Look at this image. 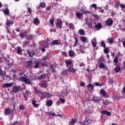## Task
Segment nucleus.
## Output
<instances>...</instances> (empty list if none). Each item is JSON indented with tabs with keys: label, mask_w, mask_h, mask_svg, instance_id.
<instances>
[{
	"label": "nucleus",
	"mask_w": 125,
	"mask_h": 125,
	"mask_svg": "<svg viewBox=\"0 0 125 125\" xmlns=\"http://www.w3.org/2000/svg\"><path fill=\"white\" fill-rule=\"evenodd\" d=\"M111 103L109 102V101L106 100V101L104 103V106H106V105H108V104H110Z\"/></svg>",
	"instance_id": "6e6d98bb"
},
{
	"label": "nucleus",
	"mask_w": 125,
	"mask_h": 125,
	"mask_svg": "<svg viewBox=\"0 0 125 125\" xmlns=\"http://www.w3.org/2000/svg\"><path fill=\"white\" fill-rule=\"evenodd\" d=\"M105 67V64L103 62L100 63L99 68L100 69L104 68Z\"/></svg>",
	"instance_id": "3c124183"
},
{
	"label": "nucleus",
	"mask_w": 125,
	"mask_h": 125,
	"mask_svg": "<svg viewBox=\"0 0 125 125\" xmlns=\"http://www.w3.org/2000/svg\"><path fill=\"white\" fill-rule=\"evenodd\" d=\"M22 95L24 98L25 101H28V97H29V95H31V92L27 90L24 93H23Z\"/></svg>",
	"instance_id": "20e7f679"
},
{
	"label": "nucleus",
	"mask_w": 125,
	"mask_h": 125,
	"mask_svg": "<svg viewBox=\"0 0 125 125\" xmlns=\"http://www.w3.org/2000/svg\"><path fill=\"white\" fill-rule=\"evenodd\" d=\"M34 68V69H38V68H40V63L36 62Z\"/></svg>",
	"instance_id": "5fc2aeb1"
},
{
	"label": "nucleus",
	"mask_w": 125,
	"mask_h": 125,
	"mask_svg": "<svg viewBox=\"0 0 125 125\" xmlns=\"http://www.w3.org/2000/svg\"><path fill=\"white\" fill-rule=\"evenodd\" d=\"M53 44L54 45H58L59 44V42H58V40H54L52 42Z\"/></svg>",
	"instance_id": "a19ab883"
},
{
	"label": "nucleus",
	"mask_w": 125,
	"mask_h": 125,
	"mask_svg": "<svg viewBox=\"0 0 125 125\" xmlns=\"http://www.w3.org/2000/svg\"><path fill=\"white\" fill-rule=\"evenodd\" d=\"M67 71L70 73H76V71H77V69H74L72 67H69Z\"/></svg>",
	"instance_id": "aec40b11"
},
{
	"label": "nucleus",
	"mask_w": 125,
	"mask_h": 125,
	"mask_svg": "<svg viewBox=\"0 0 125 125\" xmlns=\"http://www.w3.org/2000/svg\"><path fill=\"white\" fill-rule=\"evenodd\" d=\"M45 78H46V74H45V73H44L43 74H42L41 75H40L38 79L39 81H41V80H42V79H45Z\"/></svg>",
	"instance_id": "5701e85b"
},
{
	"label": "nucleus",
	"mask_w": 125,
	"mask_h": 125,
	"mask_svg": "<svg viewBox=\"0 0 125 125\" xmlns=\"http://www.w3.org/2000/svg\"><path fill=\"white\" fill-rule=\"evenodd\" d=\"M51 10V6H48L46 8V11H50Z\"/></svg>",
	"instance_id": "338daca9"
},
{
	"label": "nucleus",
	"mask_w": 125,
	"mask_h": 125,
	"mask_svg": "<svg viewBox=\"0 0 125 125\" xmlns=\"http://www.w3.org/2000/svg\"><path fill=\"white\" fill-rule=\"evenodd\" d=\"M114 99H115V100H119V99L120 98V96L117 95H115L114 96Z\"/></svg>",
	"instance_id": "69168bd1"
},
{
	"label": "nucleus",
	"mask_w": 125,
	"mask_h": 125,
	"mask_svg": "<svg viewBox=\"0 0 125 125\" xmlns=\"http://www.w3.org/2000/svg\"><path fill=\"white\" fill-rule=\"evenodd\" d=\"M39 97L42 100L44 98H49L51 97V94L47 92H41V93L39 95Z\"/></svg>",
	"instance_id": "f257e3e1"
},
{
	"label": "nucleus",
	"mask_w": 125,
	"mask_h": 125,
	"mask_svg": "<svg viewBox=\"0 0 125 125\" xmlns=\"http://www.w3.org/2000/svg\"><path fill=\"white\" fill-rule=\"evenodd\" d=\"M26 67H30V68H31V67H32V65H33V62H32V61H29L26 62Z\"/></svg>",
	"instance_id": "393cba45"
},
{
	"label": "nucleus",
	"mask_w": 125,
	"mask_h": 125,
	"mask_svg": "<svg viewBox=\"0 0 125 125\" xmlns=\"http://www.w3.org/2000/svg\"><path fill=\"white\" fill-rule=\"evenodd\" d=\"M78 34L80 36H85V31L83 29H81L78 31Z\"/></svg>",
	"instance_id": "f3484780"
},
{
	"label": "nucleus",
	"mask_w": 125,
	"mask_h": 125,
	"mask_svg": "<svg viewBox=\"0 0 125 125\" xmlns=\"http://www.w3.org/2000/svg\"><path fill=\"white\" fill-rule=\"evenodd\" d=\"M13 24V21H9L8 20H7V22L6 23V25L8 26V27H10L9 25H12Z\"/></svg>",
	"instance_id": "ea45409f"
},
{
	"label": "nucleus",
	"mask_w": 125,
	"mask_h": 125,
	"mask_svg": "<svg viewBox=\"0 0 125 125\" xmlns=\"http://www.w3.org/2000/svg\"><path fill=\"white\" fill-rule=\"evenodd\" d=\"M74 39H75V42L73 45V47L77 46V45L78 44V42H79V40H78V38H77V37H74Z\"/></svg>",
	"instance_id": "72a5a7b5"
},
{
	"label": "nucleus",
	"mask_w": 125,
	"mask_h": 125,
	"mask_svg": "<svg viewBox=\"0 0 125 125\" xmlns=\"http://www.w3.org/2000/svg\"><path fill=\"white\" fill-rule=\"evenodd\" d=\"M91 7H93V8H95V9H97V4H92L91 5Z\"/></svg>",
	"instance_id": "052dcab7"
},
{
	"label": "nucleus",
	"mask_w": 125,
	"mask_h": 125,
	"mask_svg": "<svg viewBox=\"0 0 125 125\" xmlns=\"http://www.w3.org/2000/svg\"><path fill=\"white\" fill-rule=\"evenodd\" d=\"M34 93L37 95H40L41 93H42V90L38 89L37 87H34Z\"/></svg>",
	"instance_id": "f8f14e48"
},
{
	"label": "nucleus",
	"mask_w": 125,
	"mask_h": 125,
	"mask_svg": "<svg viewBox=\"0 0 125 125\" xmlns=\"http://www.w3.org/2000/svg\"><path fill=\"white\" fill-rule=\"evenodd\" d=\"M34 24L38 26L40 24V20L38 18H36L34 19Z\"/></svg>",
	"instance_id": "b1692460"
},
{
	"label": "nucleus",
	"mask_w": 125,
	"mask_h": 125,
	"mask_svg": "<svg viewBox=\"0 0 125 125\" xmlns=\"http://www.w3.org/2000/svg\"><path fill=\"white\" fill-rule=\"evenodd\" d=\"M52 104H53V102H52V100H49L46 101V105L48 107L51 106L52 105Z\"/></svg>",
	"instance_id": "2eb2a0df"
},
{
	"label": "nucleus",
	"mask_w": 125,
	"mask_h": 125,
	"mask_svg": "<svg viewBox=\"0 0 125 125\" xmlns=\"http://www.w3.org/2000/svg\"><path fill=\"white\" fill-rule=\"evenodd\" d=\"M120 7L122 9L125 8V5L124 4V3H121V4H120Z\"/></svg>",
	"instance_id": "774afa93"
},
{
	"label": "nucleus",
	"mask_w": 125,
	"mask_h": 125,
	"mask_svg": "<svg viewBox=\"0 0 125 125\" xmlns=\"http://www.w3.org/2000/svg\"><path fill=\"white\" fill-rule=\"evenodd\" d=\"M4 60L7 63L8 62V66H12L13 65V62H10L9 61L6 60V58L4 57H3Z\"/></svg>",
	"instance_id": "2f4dec72"
},
{
	"label": "nucleus",
	"mask_w": 125,
	"mask_h": 125,
	"mask_svg": "<svg viewBox=\"0 0 125 125\" xmlns=\"http://www.w3.org/2000/svg\"><path fill=\"white\" fill-rule=\"evenodd\" d=\"M49 58V53H47L46 55L42 58V60H43V61H46V60H48Z\"/></svg>",
	"instance_id": "4be33fe9"
},
{
	"label": "nucleus",
	"mask_w": 125,
	"mask_h": 125,
	"mask_svg": "<svg viewBox=\"0 0 125 125\" xmlns=\"http://www.w3.org/2000/svg\"><path fill=\"white\" fill-rule=\"evenodd\" d=\"M32 105H34V106L35 108H38V106H39V104H36V101H35V100L32 101Z\"/></svg>",
	"instance_id": "79ce46f5"
},
{
	"label": "nucleus",
	"mask_w": 125,
	"mask_h": 125,
	"mask_svg": "<svg viewBox=\"0 0 125 125\" xmlns=\"http://www.w3.org/2000/svg\"><path fill=\"white\" fill-rule=\"evenodd\" d=\"M21 80L22 82L25 83L26 84H31V81L28 79V76H26L25 77H21Z\"/></svg>",
	"instance_id": "f03ea898"
},
{
	"label": "nucleus",
	"mask_w": 125,
	"mask_h": 125,
	"mask_svg": "<svg viewBox=\"0 0 125 125\" xmlns=\"http://www.w3.org/2000/svg\"><path fill=\"white\" fill-rule=\"evenodd\" d=\"M113 20L111 18H108L107 19L106 24L107 26H112L113 25Z\"/></svg>",
	"instance_id": "6e6552de"
},
{
	"label": "nucleus",
	"mask_w": 125,
	"mask_h": 125,
	"mask_svg": "<svg viewBox=\"0 0 125 125\" xmlns=\"http://www.w3.org/2000/svg\"><path fill=\"white\" fill-rule=\"evenodd\" d=\"M59 100H60V101L62 104H64V103H65V99H63L62 98H60Z\"/></svg>",
	"instance_id": "bf43d9fd"
},
{
	"label": "nucleus",
	"mask_w": 125,
	"mask_h": 125,
	"mask_svg": "<svg viewBox=\"0 0 125 125\" xmlns=\"http://www.w3.org/2000/svg\"><path fill=\"white\" fill-rule=\"evenodd\" d=\"M87 86V87H90L91 89H92V90H93V89H94V85H93V84L91 83H89Z\"/></svg>",
	"instance_id": "37998d69"
},
{
	"label": "nucleus",
	"mask_w": 125,
	"mask_h": 125,
	"mask_svg": "<svg viewBox=\"0 0 125 125\" xmlns=\"http://www.w3.org/2000/svg\"><path fill=\"white\" fill-rule=\"evenodd\" d=\"M121 6V3H120V1L116 2L115 6L116 8H119V6Z\"/></svg>",
	"instance_id": "603ef678"
},
{
	"label": "nucleus",
	"mask_w": 125,
	"mask_h": 125,
	"mask_svg": "<svg viewBox=\"0 0 125 125\" xmlns=\"http://www.w3.org/2000/svg\"><path fill=\"white\" fill-rule=\"evenodd\" d=\"M68 54L69 55V56L72 57L75 55V52L72 50H69L68 52Z\"/></svg>",
	"instance_id": "c9c22d12"
},
{
	"label": "nucleus",
	"mask_w": 125,
	"mask_h": 125,
	"mask_svg": "<svg viewBox=\"0 0 125 125\" xmlns=\"http://www.w3.org/2000/svg\"><path fill=\"white\" fill-rule=\"evenodd\" d=\"M30 43V42H28V41H24L23 42V47H24V46H26L27 45H28V44H29Z\"/></svg>",
	"instance_id": "49530a36"
},
{
	"label": "nucleus",
	"mask_w": 125,
	"mask_h": 125,
	"mask_svg": "<svg viewBox=\"0 0 125 125\" xmlns=\"http://www.w3.org/2000/svg\"><path fill=\"white\" fill-rule=\"evenodd\" d=\"M104 52L105 54H108V53H109V47H105L104 50Z\"/></svg>",
	"instance_id": "58836bf2"
},
{
	"label": "nucleus",
	"mask_w": 125,
	"mask_h": 125,
	"mask_svg": "<svg viewBox=\"0 0 125 125\" xmlns=\"http://www.w3.org/2000/svg\"><path fill=\"white\" fill-rule=\"evenodd\" d=\"M27 11H28V13L30 14V15H32V9L31 8V7H28L27 8Z\"/></svg>",
	"instance_id": "864d4df0"
},
{
	"label": "nucleus",
	"mask_w": 125,
	"mask_h": 125,
	"mask_svg": "<svg viewBox=\"0 0 125 125\" xmlns=\"http://www.w3.org/2000/svg\"><path fill=\"white\" fill-rule=\"evenodd\" d=\"M4 112V114L5 116H10V115L12 112V111L10 110V108H5Z\"/></svg>",
	"instance_id": "0eeeda50"
},
{
	"label": "nucleus",
	"mask_w": 125,
	"mask_h": 125,
	"mask_svg": "<svg viewBox=\"0 0 125 125\" xmlns=\"http://www.w3.org/2000/svg\"><path fill=\"white\" fill-rule=\"evenodd\" d=\"M94 85H95V86H102V84L97 83V82H96L94 83Z\"/></svg>",
	"instance_id": "e2e57ef3"
},
{
	"label": "nucleus",
	"mask_w": 125,
	"mask_h": 125,
	"mask_svg": "<svg viewBox=\"0 0 125 125\" xmlns=\"http://www.w3.org/2000/svg\"><path fill=\"white\" fill-rule=\"evenodd\" d=\"M27 34H28V32H27V31H25L24 32H21L20 34V37H21V38H24V37H26V36H27Z\"/></svg>",
	"instance_id": "c85d7f7f"
},
{
	"label": "nucleus",
	"mask_w": 125,
	"mask_h": 125,
	"mask_svg": "<svg viewBox=\"0 0 125 125\" xmlns=\"http://www.w3.org/2000/svg\"><path fill=\"white\" fill-rule=\"evenodd\" d=\"M101 114H103V115H107V116H111V112L107 111V110H103L101 111Z\"/></svg>",
	"instance_id": "a211bd4d"
},
{
	"label": "nucleus",
	"mask_w": 125,
	"mask_h": 125,
	"mask_svg": "<svg viewBox=\"0 0 125 125\" xmlns=\"http://www.w3.org/2000/svg\"><path fill=\"white\" fill-rule=\"evenodd\" d=\"M49 22L51 25H52V26H54V20H50Z\"/></svg>",
	"instance_id": "680f3d73"
},
{
	"label": "nucleus",
	"mask_w": 125,
	"mask_h": 125,
	"mask_svg": "<svg viewBox=\"0 0 125 125\" xmlns=\"http://www.w3.org/2000/svg\"><path fill=\"white\" fill-rule=\"evenodd\" d=\"M68 69L66 70H63V71H62L61 72V75L62 76H65L66 75H67V74H68Z\"/></svg>",
	"instance_id": "4c0bfd02"
},
{
	"label": "nucleus",
	"mask_w": 125,
	"mask_h": 125,
	"mask_svg": "<svg viewBox=\"0 0 125 125\" xmlns=\"http://www.w3.org/2000/svg\"><path fill=\"white\" fill-rule=\"evenodd\" d=\"M100 94H102V95L103 96H104V97H105L106 96V95H107V92H106V91H105L104 89H102L100 91Z\"/></svg>",
	"instance_id": "6ab92c4d"
},
{
	"label": "nucleus",
	"mask_w": 125,
	"mask_h": 125,
	"mask_svg": "<svg viewBox=\"0 0 125 125\" xmlns=\"http://www.w3.org/2000/svg\"><path fill=\"white\" fill-rule=\"evenodd\" d=\"M34 39V36L32 35H30L28 37H26L27 41H32Z\"/></svg>",
	"instance_id": "473e14b6"
},
{
	"label": "nucleus",
	"mask_w": 125,
	"mask_h": 125,
	"mask_svg": "<svg viewBox=\"0 0 125 125\" xmlns=\"http://www.w3.org/2000/svg\"><path fill=\"white\" fill-rule=\"evenodd\" d=\"M63 26V21L60 19H58L57 22L56 23V27L59 28V29H62V27Z\"/></svg>",
	"instance_id": "7ed1b4c3"
},
{
	"label": "nucleus",
	"mask_w": 125,
	"mask_h": 125,
	"mask_svg": "<svg viewBox=\"0 0 125 125\" xmlns=\"http://www.w3.org/2000/svg\"><path fill=\"white\" fill-rule=\"evenodd\" d=\"M25 71H24L22 69H20L19 70V76H20L21 77H22L23 76V75H24V74H25Z\"/></svg>",
	"instance_id": "cd10ccee"
},
{
	"label": "nucleus",
	"mask_w": 125,
	"mask_h": 125,
	"mask_svg": "<svg viewBox=\"0 0 125 125\" xmlns=\"http://www.w3.org/2000/svg\"><path fill=\"white\" fill-rule=\"evenodd\" d=\"M95 28H96V29H97L98 30H100V29L102 28V24L100 23H98L95 25Z\"/></svg>",
	"instance_id": "bb28decb"
},
{
	"label": "nucleus",
	"mask_w": 125,
	"mask_h": 125,
	"mask_svg": "<svg viewBox=\"0 0 125 125\" xmlns=\"http://www.w3.org/2000/svg\"><path fill=\"white\" fill-rule=\"evenodd\" d=\"M92 122V121L91 120L86 118L85 120L84 123H83V122L81 123V125H89V124H91Z\"/></svg>",
	"instance_id": "9d476101"
},
{
	"label": "nucleus",
	"mask_w": 125,
	"mask_h": 125,
	"mask_svg": "<svg viewBox=\"0 0 125 125\" xmlns=\"http://www.w3.org/2000/svg\"><path fill=\"white\" fill-rule=\"evenodd\" d=\"M101 44L102 47H104V48L106 47V43H105V42L104 41L101 42Z\"/></svg>",
	"instance_id": "a18cd8bd"
},
{
	"label": "nucleus",
	"mask_w": 125,
	"mask_h": 125,
	"mask_svg": "<svg viewBox=\"0 0 125 125\" xmlns=\"http://www.w3.org/2000/svg\"><path fill=\"white\" fill-rule=\"evenodd\" d=\"M41 86L43 88H46L47 87V83L46 81H43L41 84Z\"/></svg>",
	"instance_id": "a878e982"
},
{
	"label": "nucleus",
	"mask_w": 125,
	"mask_h": 125,
	"mask_svg": "<svg viewBox=\"0 0 125 125\" xmlns=\"http://www.w3.org/2000/svg\"><path fill=\"white\" fill-rule=\"evenodd\" d=\"M69 28L70 30H74V29H75V25H74V23H69Z\"/></svg>",
	"instance_id": "7c9ffc66"
},
{
	"label": "nucleus",
	"mask_w": 125,
	"mask_h": 125,
	"mask_svg": "<svg viewBox=\"0 0 125 125\" xmlns=\"http://www.w3.org/2000/svg\"><path fill=\"white\" fill-rule=\"evenodd\" d=\"M49 69H50V70H51V71L53 73H56V70H55V68H54V67H53V66H52V64H50Z\"/></svg>",
	"instance_id": "e433bc0d"
},
{
	"label": "nucleus",
	"mask_w": 125,
	"mask_h": 125,
	"mask_svg": "<svg viewBox=\"0 0 125 125\" xmlns=\"http://www.w3.org/2000/svg\"><path fill=\"white\" fill-rule=\"evenodd\" d=\"M74 39H75V42L73 45V47L77 46V45L78 44V42H79V40H78V38H77V37H74Z\"/></svg>",
	"instance_id": "f704fd0d"
},
{
	"label": "nucleus",
	"mask_w": 125,
	"mask_h": 125,
	"mask_svg": "<svg viewBox=\"0 0 125 125\" xmlns=\"http://www.w3.org/2000/svg\"><path fill=\"white\" fill-rule=\"evenodd\" d=\"M13 84H14V83H5V84H2V87H11Z\"/></svg>",
	"instance_id": "1a4fd4ad"
},
{
	"label": "nucleus",
	"mask_w": 125,
	"mask_h": 125,
	"mask_svg": "<svg viewBox=\"0 0 125 125\" xmlns=\"http://www.w3.org/2000/svg\"><path fill=\"white\" fill-rule=\"evenodd\" d=\"M114 71L115 73H120V72L121 71V67L117 66L114 68Z\"/></svg>",
	"instance_id": "c756f323"
},
{
	"label": "nucleus",
	"mask_w": 125,
	"mask_h": 125,
	"mask_svg": "<svg viewBox=\"0 0 125 125\" xmlns=\"http://www.w3.org/2000/svg\"><path fill=\"white\" fill-rule=\"evenodd\" d=\"M113 62L114 63H119V60H118V57L116 56L114 60H113Z\"/></svg>",
	"instance_id": "8fccbe9b"
},
{
	"label": "nucleus",
	"mask_w": 125,
	"mask_h": 125,
	"mask_svg": "<svg viewBox=\"0 0 125 125\" xmlns=\"http://www.w3.org/2000/svg\"><path fill=\"white\" fill-rule=\"evenodd\" d=\"M3 12L5 15H7V16H9L10 14V12H9V9L7 7L5 8L4 10H3Z\"/></svg>",
	"instance_id": "4468645a"
},
{
	"label": "nucleus",
	"mask_w": 125,
	"mask_h": 125,
	"mask_svg": "<svg viewBox=\"0 0 125 125\" xmlns=\"http://www.w3.org/2000/svg\"><path fill=\"white\" fill-rule=\"evenodd\" d=\"M46 6V5L45 4V3L44 2H41L39 6L38 7V9H40L41 7H42V8H44Z\"/></svg>",
	"instance_id": "dca6fc26"
},
{
	"label": "nucleus",
	"mask_w": 125,
	"mask_h": 125,
	"mask_svg": "<svg viewBox=\"0 0 125 125\" xmlns=\"http://www.w3.org/2000/svg\"><path fill=\"white\" fill-rule=\"evenodd\" d=\"M91 101H93L95 103H100V99H92Z\"/></svg>",
	"instance_id": "13d9d810"
},
{
	"label": "nucleus",
	"mask_w": 125,
	"mask_h": 125,
	"mask_svg": "<svg viewBox=\"0 0 125 125\" xmlns=\"http://www.w3.org/2000/svg\"><path fill=\"white\" fill-rule=\"evenodd\" d=\"M49 45V44L48 43V42H47V41H45L44 42V47H46V48H47V47H48Z\"/></svg>",
	"instance_id": "de8ad7c7"
},
{
	"label": "nucleus",
	"mask_w": 125,
	"mask_h": 125,
	"mask_svg": "<svg viewBox=\"0 0 125 125\" xmlns=\"http://www.w3.org/2000/svg\"><path fill=\"white\" fill-rule=\"evenodd\" d=\"M64 62L66 64V66L68 67H70L69 66H71V67H73V62L70 60H64Z\"/></svg>",
	"instance_id": "423d86ee"
},
{
	"label": "nucleus",
	"mask_w": 125,
	"mask_h": 125,
	"mask_svg": "<svg viewBox=\"0 0 125 125\" xmlns=\"http://www.w3.org/2000/svg\"><path fill=\"white\" fill-rule=\"evenodd\" d=\"M107 41H109V43H110V44L114 43V39L113 38H111L110 39H108Z\"/></svg>",
	"instance_id": "09e8293b"
},
{
	"label": "nucleus",
	"mask_w": 125,
	"mask_h": 125,
	"mask_svg": "<svg viewBox=\"0 0 125 125\" xmlns=\"http://www.w3.org/2000/svg\"><path fill=\"white\" fill-rule=\"evenodd\" d=\"M76 15L77 18H81V17L83 15V13H78V12H76Z\"/></svg>",
	"instance_id": "c03bdc74"
},
{
	"label": "nucleus",
	"mask_w": 125,
	"mask_h": 125,
	"mask_svg": "<svg viewBox=\"0 0 125 125\" xmlns=\"http://www.w3.org/2000/svg\"><path fill=\"white\" fill-rule=\"evenodd\" d=\"M75 123H76V120L72 119L70 122V125H75Z\"/></svg>",
	"instance_id": "0e129e2a"
},
{
	"label": "nucleus",
	"mask_w": 125,
	"mask_h": 125,
	"mask_svg": "<svg viewBox=\"0 0 125 125\" xmlns=\"http://www.w3.org/2000/svg\"><path fill=\"white\" fill-rule=\"evenodd\" d=\"M91 43L93 47H96V43L94 42H93V40H91Z\"/></svg>",
	"instance_id": "4d7b16f0"
},
{
	"label": "nucleus",
	"mask_w": 125,
	"mask_h": 125,
	"mask_svg": "<svg viewBox=\"0 0 125 125\" xmlns=\"http://www.w3.org/2000/svg\"><path fill=\"white\" fill-rule=\"evenodd\" d=\"M80 40L82 42H84V43H85L86 42H87V38L84 36H81L80 37Z\"/></svg>",
	"instance_id": "412c9836"
},
{
	"label": "nucleus",
	"mask_w": 125,
	"mask_h": 125,
	"mask_svg": "<svg viewBox=\"0 0 125 125\" xmlns=\"http://www.w3.org/2000/svg\"><path fill=\"white\" fill-rule=\"evenodd\" d=\"M22 47L21 46H17V54H20V55H22Z\"/></svg>",
	"instance_id": "ddd939ff"
},
{
	"label": "nucleus",
	"mask_w": 125,
	"mask_h": 125,
	"mask_svg": "<svg viewBox=\"0 0 125 125\" xmlns=\"http://www.w3.org/2000/svg\"><path fill=\"white\" fill-rule=\"evenodd\" d=\"M26 51L29 56H30V57H33V56L35 55V51H34V50H26Z\"/></svg>",
	"instance_id": "9b49d317"
},
{
	"label": "nucleus",
	"mask_w": 125,
	"mask_h": 125,
	"mask_svg": "<svg viewBox=\"0 0 125 125\" xmlns=\"http://www.w3.org/2000/svg\"><path fill=\"white\" fill-rule=\"evenodd\" d=\"M13 92L15 93H17V92H19V91H21V86H14L13 87Z\"/></svg>",
	"instance_id": "39448f33"
}]
</instances>
